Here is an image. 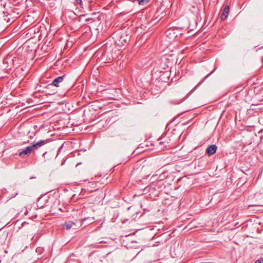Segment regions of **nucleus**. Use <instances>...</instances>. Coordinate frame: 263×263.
Segmentation results:
<instances>
[{"mask_svg": "<svg viewBox=\"0 0 263 263\" xmlns=\"http://www.w3.org/2000/svg\"><path fill=\"white\" fill-rule=\"evenodd\" d=\"M73 3L75 5H81V4L82 3V0H73Z\"/></svg>", "mask_w": 263, "mask_h": 263, "instance_id": "obj_11", "label": "nucleus"}, {"mask_svg": "<svg viewBox=\"0 0 263 263\" xmlns=\"http://www.w3.org/2000/svg\"><path fill=\"white\" fill-rule=\"evenodd\" d=\"M149 0H138L139 4H141L144 2H148Z\"/></svg>", "mask_w": 263, "mask_h": 263, "instance_id": "obj_15", "label": "nucleus"}, {"mask_svg": "<svg viewBox=\"0 0 263 263\" xmlns=\"http://www.w3.org/2000/svg\"><path fill=\"white\" fill-rule=\"evenodd\" d=\"M65 76L63 75L61 76H59L55 79H54L51 84H49L48 86L53 85L56 87H59L60 86V83H62L63 81L64 78H65Z\"/></svg>", "mask_w": 263, "mask_h": 263, "instance_id": "obj_1", "label": "nucleus"}, {"mask_svg": "<svg viewBox=\"0 0 263 263\" xmlns=\"http://www.w3.org/2000/svg\"><path fill=\"white\" fill-rule=\"evenodd\" d=\"M255 263H263V258L256 260Z\"/></svg>", "mask_w": 263, "mask_h": 263, "instance_id": "obj_16", "label": "nucleus"}, {"mask_svg": "<svg viewBox=\"0 0 263 263\" xmlns=\"http://www.w3.org/2000/svg\"><path fill=\"white\" fill-rule=\"evenodd\" d=\"M229 11H230L229 6H226L224 7V8H223L222 13L220 15L221 19L222 20H226L229 15Z\"/></svg>", "mask_w": 263, "mask_h": 263, "instance_id": "obj_3", "label": "nucleus"}, {"mask_svg": "<svg viewBox=\"0 0 263 263\" xmlns=\"http://www.w3.org/2000/svg\"><path fill=\"white\" fill-rule=\"evenodd\" d=\"M75 225V223L72 221H68L63 224V229L69 230Z\"/></svg>", "mask_w": 263, "mask_h": 263, "instance_id": "obj_7", "label": "nucleus"}, {"mask_svg": "<svg viewBox=\"0 0 263 263\" xmlns=\"http://www.w3.org/2000/svg\"><path fill=\"white\" fill-rule=\"evenodd\" d=\"M217 148L216 145H212L208 147L206 152L210 156L216 153Z\"/></svg>", "mask_w": 263, "mask_h": 263, "instance_id": "obj_5", "label": "nucleus"}, {"mask_svg": "<svg viewBox=\"0 0 263 263\" xmlns=\"http://www.w3.org/2000/svg\"><path fill=\"white\" fill-rule=\"evenodd\" d=\"M183 99V97L179 98H176V97L175 96L174 98L170 100L168 102L170 104L176 105L180 104L182 101Z\"/></svg>", "mask_w": 263, "mask_h": 263, "instance_id": "obj_6", "label": "nucleus"}, {"mask_svg": "<svg viewBox=\"0 0 263 263\" xmlns=\"http://www.w3.org/2000/svg\"><path fill=\"white\" fill-rule=\"evenodd\" d=\"M4 20L6 21V22L8 23L10 21V18L9 17L8 14H6L5 12H4L3 16Z\"/></svg>", "mask_w": 263, "mask_h": 263, "instance_id": "obj_10", "label": "nucleus"}, {"mask_svg": "<svg viewBox=\"0 0 263 263\" xmlns=\"http://www.w3.org/2000/svg\"><path fill=\"white\" fill-rule=\"evenodd\" d=\"M128 37L126 36L121 35L118 39V41H116L117 44L118 45H124L127 43Z\"/></svg>", "mask_w": 263, "mask_h": 263, "instance_id": "obj_4", "label": "nucleus"}, {"mask_svg": "<svg viewBox=\"0 0 263 263\" xmlns=\"http://www.w3.org/2000/svg\"><path fill=\"white\" fill-rule=\"evenodd\" d=\"M30 146V148L31 149V151L32 152L34 150H36L37 149V148H36V146L35 145V144H34V143L31 145H29Z\"/></svg>", "mask_w": 263, "mask_h": 263, "instance_id": "obj_12", "label": "nucleus"}, {"mask_svg": "<svg viewBox=\"0 0 263 263\" xmlns=\"http://www.w3.org/2000/svg\"><path fill=\"white\" fill-rule=\"evenodd\" d=\"M17 194H18L17 192H16L12 197H15L16 195H17Z\"/></svg>", "mask_w": 263, "mask_h": 263, "instance_id": "obj_17", "label": "nucleus"}, {"mask_svg": "<svg viewBox=\"0 0 263 263\" xmlns=\"http://www.w3.org/2000/svg\"><path fill=\"white\" fill-rule=\"evenodd\" d=\"M7 236V234L5 233L0 234V244L2 245L3 243H4L6 238Z\"/></svg>", "mask_w": 263, "mask_h": 263, "instance_id": "obj_8", "label": "nucleus"}, {"mask_svg": "<svg viewBox=\"0 0 263 263\" xmlns=\"http://www.w3.org/2000/svg\"><path fill=\"white\" fill-rule=\"evenodd\" d=\"M211 73L209 74V75ZM209 74L208 75H206V76L205 77V78H206L207 77H208Z\"/></svg>", "mask_w": 263, "mask_h": 263, "instance_id": "obj_18", "label": "nucleus"}, {"mask_svg": "<svg viewBox=\"0 0 263 263\" xmlns=\"http://www.w3.org/2000/svg\"><path fill=\"white\" fill-rule=\"evenodd\" d=\"M168 142L166 141H164L160 142H159V144L160 145H164L163 147H166L167 146V144H168Z\"/></svg>", "mask_w": 263, "mask_h": 263, "instance_id": "obj_13", "label": "nucleus"}, {"mask_svg": "<svg viewBox=\"0 0 263 263\" xmlns=\"http://www.w3.org/2000/svg\"><path fill=\"white\" fill-rule=\"evenodd\" d=\"M43 251V248H37L36 249V252L39 253H41Z\"/></svg>", "mask_w": 263, "mask_h": 263, "instance_id": "obj_14", "label": "nucleus"}, {"mask_svg": "<svg viewBox=\"0 0 263 263\" xmlns=\"http://www.w3.org/2000/svg\"><path fill=\"white\" fill-rule=\"evenodd\" d=\"M32 151L30 148V146H28L23 149H22L18 153V155L22 157L25 158L26 155H29Z\"/></svg>", "mask_w": 263, "mask_h": 263, "instance_id": "obj_2", "label": "nucleus"}, {"mask_svg": "<svg viewBox=\"0 0 263 263\" xmlns=\"http://www.w3.org/2000/svg\"><path fill=\"white\" fill-rule=\"evenodd\" d=\"M46 141L45 140H40L36 143H34L35 146H36L37 149L40 148V147L43 146L46 143Z\"/></svg>", "mask_w": 263, "mask_h": 263, "instance_id": "obj_9", "label": "nucleus"}]
</instances>
